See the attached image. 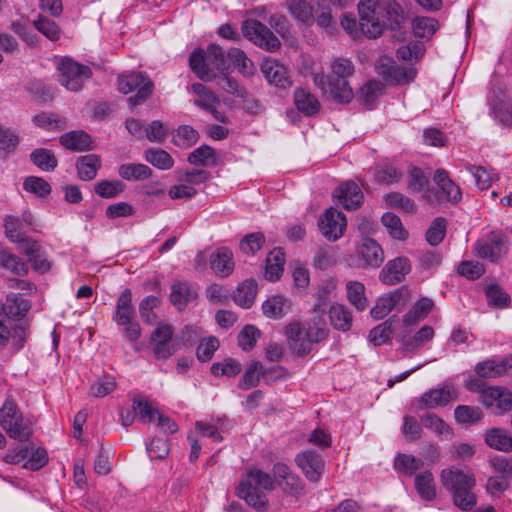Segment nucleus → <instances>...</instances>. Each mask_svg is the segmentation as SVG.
<instances>
[{
	"instance_id": "6ab92c4d",
	"label": "nucleus",
	"mask_w": 512,
	"mask_h": 512,
	"mask_svg": "<svg viewBox=\"0 0 512 512\" xmlns=\"http://www.w3.org/2000/svg\"><path fill=\"white\" fill-rule=\"evenodd\" d=\"M512 370V354L501 360L486 359L479 362L475 367V372L482 378H496L507 374Z\"/></svg>"
},
{
	"instance_id": "37998d69",
	"label": "nucleus",
	"mask_w": 512,
	"mask_h": 512,
	"mask_svg": "<svg viewBox=\"0 0 512 512\" xmlns=\"http://www.w3.org/2000/svg\"><path fill=\"white\" fill-rule=\"evenodd\" d=\"M30 159L42 171H53L58 165V160L54 153L45 148L33 150L30 154Z\"/></svg>"
},
{
	"instance_id": "393cba45",
	"label": "nucleus",
	"mask_w": 512,
	"mask_h": 512,
	"mask_svg": "<svg viewBox=\"0 0 512 512\" xmlns=\"http://www.w3.org/2000/svg\"><path fill=\"white\" fill-rule=\"evenodd\" d=\"M78 177L83 181L93 180L101 167V159L96 154H87L78 158L77 163Z\"/></svg>"
},
{
	"instance_id": "f03ea898",
	"label": "nucleus",
	"mask_w": 512,
	"mask_h": 512,
	"mask_svg": "<svg viewBox=\"0 0 512 512\" xmlns=\"http://www.w3.org/2000/svg\"><path fill=\"white\" fill-rule=\"evenodd\" d=\"M354 73L353 63L346 58H337L331 63V71L328 76L316 74L314 83L329 98L338 103H349L354 92L348 78Z\"/></svg>"
},
{
	"instance_id": "39448f33",
	"label": "nucleus",
	"mask_w": 512,
	"mask_h": 512,
	"mask_svg": "<svg viewBox=\"0 0 512 512\" xmlns=\"http://www.w3.org/2000/svg\"><path fill=\"white\" fill-rule=\"evenodd\" d=\"M152 81L142 72H131L118 77V89L124 94L137 91L135 96L128 99L130 105L145 102L152 94Z\"/></svg>"
},
{
	"instance_id": "7ed1b4c3",
	"label": "nucleus",
	"mask_w": 512,
	"mask_h": 512,
	"mask_svg": "<svg viewBox=\"0 0 512 512\" xmlns=\"http://www.w3.org/2000/svg\"><path fill=\"white\" fill-rule=\"evenodd\" d=\"M440 481L452 493L454 504L463 511L476 505V496L472 489L476 485L475 475L468 467L451 466L441 471Z\"/></svg>"
},
{
	"instance_id": "b1692460",
	"label": "nucleus",
	"mask_w": 512,
	"mask_h": 512,
	"mask_svg": "<svg viewBox=\"0 0 512 512\" xmlns=\"http://www.w3.org/2000/svg\"><path fill=\"white\" fill-rule=\"evenodd\" d=\"M434 307V302L430 298L423 297L419 299L411 309L403 316L405 326H414L424 320Z\"/></svg>"
},
{
	"instance_id": "4be33fe9",
	"label": "nucleus",
	"mask_w": 512,
	"mask_h": 512,
	"mask_svg": "<svg viewBox=\"0 0 512 512\" xmlns=\"http://www.w3.org/2000/svg\"><path fill=\"white\" fill-rule=\"evenodd\" d=\"M434 181L448 202L455 204L461 200V189L449 178L446 170L437 169L434 174Z\"/></svg>"
},
{
	"instance_id": "0eeeda50",
	"label": "nucleus",
	"mask_w": 512,
	"mask_h": 512,
	"mask_svg": "<svg viewBox=\"0 0 512 512\" xmlns=\"http://www.w3.org/2000/svg\"><path fill=\"white\" fill-rule=\"evenodd\" d=\"M59 82L70 91L77 92L82 89L86 80L91 77V69L73 61L70 58H63L58 64Z\"/></svg>"
},
{
	"instance_id": "423d86ee",
	"label": "nucleus",
	"mask_w": 512,
	"mask_h": 512,
	"mask_svg": "<svg viewBox=\"0 0 512 512\" xmlns=\"http://www.w3.org/2000/svg\"><path fill=\"white\" fill-rule=\"evenodd\" d=\"M0 425L14 439L26 442L31 434L28 426L24 425L23 417L16 403L7 399L0 409Z\"/></svg>"
},
{
	"instance_id": "72a5a7b5",
	"label": "nucleus",
	"mask_w": 512,
	"mask_h": 512,
	"mask_svg": "<svg viewBox=\"0 0 512 512\" xmlns=\"http://www.w3.org/2000/svg\"><path fill=\"white\" fill-rule=\"evenodd\" d=\"M118 174L128 181H141L150 178L152 170L149 166L142 163H128L119 166Z\"/></svg>"
},
{
	"instance_id": "774afa93",
	"label": "nucleus",
	"mask_w": 512,
	"mask_h": 512,
	"mask_svg": "<svg viewBox=\"0 0 512 512\" xmlns=\"http://www.w3.org/2000/svg\"><path fill=\"white\" fill-rule=\"evenodd\" d=\"M33 24L40 33L50 40H57L60 37V29L53 20L40 15Z\"/></svg>"
},
{
	"instance_id": "ddd939ff",
	"label": "nucleus",
	"mask_w": 512,
	"mask_h": 512,
	"mask_svg": "<svg viewBox=\"0 0 512 512\" xmlns=\"http://www.w3.org/2000/svg\"><path fill=\"white\" fill-rule=\"evenodd\" d=\"M295 460L309 481L318 482L321 479L325 461L320 454L313 450H307L299 453Z\"/></svg>"
},
{
	"instance_id": "c85d7f7f",
	"label": "nucleus",
	"mask_w": 512,
	"mask_h": 512,
	"mask_svg": "<svg viewBox=\"0 0 512 512\" xmlns=\"http://www.w3.org/2000/svg\"><path fill=\"white\" fill-rule=\"evenodd\" d=\"M23 253L28 257L30 263L35 270L46 271L50 265L46 257L43 255L41 246L32 240H26L24 245L20 247Z\"/></svg>"
},
{
	"instance_id": "ea45409f",
	"label": "nucleus",
	"mask_w": 512,
	"mask_h": 512,
	"mask_svg": "<svg viewBox=\"0 0 512 512\" xmlns=\"http://www.w3.org/2000/svg\"><path fill=\"white\" fill-rule=\"evenodd\" d=\"M415 37L429 40L439 29V22L431 17H416L412 22Z\"/></svg>"
},
{
	"instance_id": "58836bf2",
	"label": "nucleus",
	"mask_w": 512,
	"mask_h": 512,
	"mask_svg": "<svg viewBox=\"0 0 512 512\" xmlns=\"http://www.w3.org/2000/svg\"><path fill=\"white\" fill-rule=\"evenodd\" d=\"M0 267L10 271L17 276H24L28 273V266L18 256L8 252L0 246Z\"/></svg>"
},
{
	"instance_id": "bf43d9fd",
	"label": "nucleus",
	"mask_w": 512,
	"mask_h": 512,
	"mask_svg": "<svg viewBox=\"0 0 512 512\" xmlns=\"http://www.w3.org/2000/svg\"><path fill=\"white\" fill-rule=\"evenodd\" d=\"M23 188L25 191L42 198L51 193L50 184L43 178L37 176L27 177L23 182Z\"/></svg>"
},
{
	"instance_id": "a18cd8bd",
	"label": "nucleus",
	"mask_w": 512,
	"mask_h": 512,
	"mask_svg": "<svg viewBox=\"0 0 512 512\" xmlns=\"http://www.w3.org/2000/svg\"><path fill=\"white\" fill-rule=\"evenodd\" d=\"M415 487L420 497L426 501H431L436 497L434 477L430 471L416 475Z\"/></svg>"
},
{
	"instance_id": "cd10ccee",
	"label": "nucleus",
	"mask_w": 512,
	"mask_h": 512,
	"mask_svg": "<svg viewBox=\"0 0 512 512\" xmlns=\"http://www.w3.org/2000/svg\"><path fill=\"white\" fill-rule=\"evenodd\" d=\"M210 264L217 275L221 277L228 276L234 268L233 255L228 249H219L211 255Z\"/></svg>"
},
{
	"instance_id": "4d7b16f0",
	"label": "nucleus",
	"mask_w": 512,
	"mask_h": 512,
	"mask_svg": "<svg viewBox=\"0 0 512 512\" xmlns=\"http://www.w3.org/2000/svg\"><path fill=\"white\" fill-rule=\"evenodd\" d=\"M446 225L447 222L443 217H437L431 222L426 232V240L431 246H437L443 241L446 235Z\"/></svg>"
},
{
	"instance_id": "e433bc0d",
	"label": "nucleus",
	"mask_w": 512,
	"mask_h": 512,
	"mask_svg": "<svg viewBox=\"0 0 512 512\" xmlns=\"http://www.w3.org/2000/svg\"><path fill=\"white\" fill-rule=\"evenodd\" d=\"M257 284L253 280H245L234 292V301L243 308H249L255 301Z\"/></svg>"
},
{
	"instance_id": "79ce46f5",
	"label": "nucleus",
	"mask_w": 512,
	"mask_h": 512,
	"mask_svg": "<svg viewBox=\"0 0 512 512\" xmlns=\"http://www.w3.org/2000/svg\"><path fill=\"white\" fill-rule=\"evenodd\" d=\"M285 263L284 255L281 251H273L266 258L264 277L269 281H275L283 273Z\"/></svg>"
},
{
	"instance_id": "2f4dec72",
	"label": "nucleus",
	"mask_w": 512,
	"mask_h": 512,
	"mask_svg": "<svg viewBox=\"0 0 512 512\" xmlns=\"http://www.w3.org/2000/svg\"><path fill=\"white\" fill-rule=\"evenodd\" d=\"M189 63L192 71L204 81H211L216 78V73L213 72L206 60V52L203 50L194 51L189 58Z\"/></svg>"
},
{
	"instance_id": "8fccbe9b",
	"label": "nucleus",
	"mask_w": 512,
	"mask_h": 512,
	"mask_svg": "<svg viewBox=\"0 0 512 512\" xmlns=\"http://www.w3.org/2000/svg\"><path fill=\"white\" fill-rule=\"evenodd\" d=\"M337 263V249L334 246L324 245L319 247L314 256V266L320 270H326Z\"/></svg>"
},
{
	"instance_id": "864d4df0",
	"label": "nucleus",
	"mask_w": 512,
	"mask_h": 512,
	"mask_svg": "<svg viewBox=\"0 0 512 512\" xmlns=\"http://www.w3.org/2000/svg\"><path fill=\"white\" fill-rule=\"evenodd\" d=\"M125 190L120 180H102L94 185L95 193L102 198H116Z\"/></svg>"
},
{
	"instance_id": "f8f14e48",
	"label": "nucleus",
	"mask_w": 512,
	"mask_h": 512,
	"mask_svg": "<svg viewBox=\"0 0 512 512\" xmlns=\"http://www.w3.org/2000/svg\"><path fill=\"white\" fill-rule=\"evenodd\" d=\"M458 398L456 388L450 383H444L442 386L430 389L419 398L421 408L433 409L439 406H445L449 402Z\"/></svg>"
},
{
	"instance_id": "49530a36",
	"label": "nucleus",
	"mask_w": 512,
	"mask_h": 512,
	"mask_svg": "<svg viewBox=\"0 0 512 512\" xmlns=\"http://www.w3.org/2000/svg\"><path fill=\"white\" fill-rule=\"evenodd\" d=\"M422 425L436 433L438 436H446L447 439L452 438L451 427L440 417L433 413H426L420 418Z\"/></svg>"
},
{
	"instance_id": "4c0bfd02",
	"label": "nucleus",
	"mask_w": 512,
	"mask_h": 512,
	"mask_svg": "<svg viewBox=\"0 0 512 512\" xmlns=\"http://www.w3.org/2000/svg\"><path fill=\"white\" fill-rule=\"evenodd\" d=\"M434 337V329L429 325L421 327L414 336L403 335L400 339L406 350H416Z\"/></svg>"
},
{
	"instance_id": "680f3d73",
	"label": "nucleus",
	"mask_w": 512,
	"mask_h": 512,
	"mask_svg": "<svg viewBox=\"0 0 512 512\" xmlns=\"http://www.w3.org/2000/svg\"><path fill=\"white\" fill-rule=\"evenodd\" d=\"M454 416L459 423L473 424L482 418V412L479 407L459 405L455 408Z\"/></svg>"
},
{
	"instance_id": "6e6d98bb",
	"label": "nucleus",
	"mask_w": 512,
	"mask_h": 512,
	"mask_svg": "<svg viewBox=\"0 0 512 512\" xmlns=\"http://www.w3.org/2000/svg\"><path fill=\"white\" fill-rule=\"evenodd\" d=\"M423 465V460L407 454H399L394 462L395 469L408 476L413 475L414 472L421 469Z\"/></svg>"
},
{
	"instance_id": "c9c22d12",
	"label": "nucleus",
	"mask_w": 512,
	"mask_h": 512,
	"mask_svg": "<svg viewBox=\"0 0 512 512\" xmlns=\"http://www.w3.org/2000/svg\"><path fill=\"white\" fill-rule=\"evenodd\" d=\"M60 143L65 148L73 151H83L90 149V136L83 131H71L60 137Z\"/></svg>"
},
{
	"instance_id": "c03bdc74",
	"label": "nucleus",
	"mask_w": 512,
	"mask_h": 512,
	"mask_svg": "<svg viewBox=\"0 0 512 512\" xmlns=\"http://www.w3.org/2000/svg\"><path fill=\"white\" fill-rule=\"evenodd\" d=\"M188 162L196 166H215L217 165L216 152L212 147L202 145L189 154Z\"/></svg>"
},
{
	"instance_id": "dca6fc26",
	"label": "nucleus",
	"mask_w": 512,
	"mask_h": 512,
	"mask_svg": "<svg viewBox=\"0 0 512 512\" xmlns=\"http://www.w3.org/2000/svg\"><path fill=\"white\" fill-rule=\"evenodd\" d=\"M356 254L363 266L378 268L384 261V252L371 238H363L356 246Z\"/></svg>"
},
{
	"instance_id": "a878e982",
	"label": "nucleus",
	"mask_w": 512,
	"mask_h": 512,
	"mask_svg": "<svg viewBox=\"0 0 512 512\" xmlns=\"http://www.w3.org/2000/svg\"><path fill=\"white\" fill-rule=\"evenodd\" d=\"M294 104L305 116H312L320 109V103L315 95L302 88L295 90Z\"/></svg>"
},
{
	"instance_id": "f3484780",
	"label": "nucleus",
	"mask_w": 512,
	"mask_h": 512,
	"mask_svg": "<svg viewBox=\"0 0 512 512\" xmlns=\"http://www.w3.org/2000/svg\"><path fill=\"white\" fill-rule=\"evenodd\" d=\"M337 204L347 210H354L360 207L363 202V193L360 187L353 181H347L335 189L333 193Z\"/></svg>"
},
{
	"instance_id": "13d9d810",
	"label": "nucleus",
	"mask_w": 512,
	"mask_h": 512,
	"mask_svg": "<svg viewBox=\"0 0 512 512\" xmlns=\"http://www.w3.org/2000/svg\"><path fill=\"white\" fill-rule=\"evenodd\" d=\"M227 56L238 68L240 73H242L245 76L253 75L254 65L252 61L247 58L246 54L242 50L238 48H232L228 51Z\"/></svg>"
},
{
	"instance_id": "5fc2aeb1",
	"label": "nucleus",
	"mask_w": 512,
	"mask_h": 512,
	"mask_svg": "<svg viewBox=\"0 0 512 512\" xmlns=\"http://www.w3.org/2000/svg\"><path fill=\"white\" fill-rule=\"evenodd\" d=\"M394 318L391 317L388 320L374 327L369 333V340L375 345L380 346L388 343L391 340L393 332Z\"/></svg>"
},
{
	"instance_id": "5701e85b",
	"label": "nucleus",
	"mask_w": 512,
	"mask_h": 512,
	"mask_svg": "<svg viewBox=\"0 0 512 512\" xmlns=\"http://www.w3.org/2000/svg\"><path fill=\"white\" fill-rule=\"evenodd\" d=\"M113 320L117 325L128 323L134 320V306L132 303V293L129 289H125L117 299L116 311Z\"/></svg>"
},
{
	"instance_id": "338daca9",
	"label": "nucleus",
	"mask_w": 512,
	"mask_h": 512,
	"mask_svg": "<svg viewBox=\"0 0 512 512\" xmlns=\"http://www.w3.org/2000/svg\"><path fill=\"white\" fill-rule=\"evenodd\" d=\"M488 303L498 308L508 307L510 296L496 284L490 285L486 289Z\"/></svg>"
},
{
	"instance_id": "2eb2a0df",
	"label": "nucleus",
	"mask_w": 512,
	"mask_h": 512,
	"mask_svg": "<svg viewBox=\"0 0 512 512\" xmlns=\"http://www.w3.org/2000/svg\"><path fill=\"white\" fill-rule=\"evenodd\" d=\"M325 304H316L312 310V316L306 323V336L310 341L321 342L328 337L329 329L325 319Z\"/></svg>"
},
{
	"instance_id": "7c9ffc66",
	"label": "nucleus",
	"mask_w": 512,
	"mask_h": 512,
	"mask_svg": "<svg viewBox=\"0 0 512 512\" xmlns=\"http://www.w3.org/2000/svg\"><path fill=\"white\" fill-rule=\"evenodd\" d=\"M197 293L186 282H178L172 285L170 299L178 310H183L186 305L195 299Z\"/></svg>"
},
{
	"instance_id": "69168bd1",
	"label": "nucleus",
	"mask_w": 512,
	"mask_h": 512,
	"mask_svg": "<svg viewBox=\"0 0 512 512\" xmlns=\"http://www.w3.org/2000/svg\"><path fill=\"white\" fill-rule=\"evenodd\" d=\"M159 305L160 299L158 297L153 295L145 297L139 305V312L142 320L148 324H153L157 319L153 310Z\"/></svg>"
},
{
	"instance_id": "bb28decb",
	"label": "nucleus",
	"mask_w": 512,
	"mask_h": 512,
	"mask_svg": "<svg viewBox=\"0 0 512 512\" xmlns=\"http://www.w3.org/2000/svg\"><path fill=\"white\" fill-rule=\"evenodd\" d=\"M25 225L19 217L7 215L4 218L5 236L12 242L18 243L19 247L24 245L26 240H32L25 236Z\"/></svg>"
},
{
	"instance_id": "4468645a",
	"label": "nucleus",
	"mask_w": 512,
	"mask_h": 512,
	"mask_svg": "<svg viewBox=\"0 0 512 512\" xmlns=\"http://www.w3.org/2000/svg\"><path fill=\"white\" fill-rule=\"evenodd\" d=\"M377 72L387 82L392 84H405L412 81L416 76V69L413 67H400L392 63L389 59L382 61L377 65Z\"/></svg>"
},
{
	"instance_id": "3c124183",
	"label": "nucleus",
	"mask_w": 512,
	"mask_h": 512,
	"mask_svg": "<svg viewBox=\"0 0 512 512\" xmlns=\"http://www.w3.org/2000/svg\"><path fill=\"white\" fill-rule=\"evenodd\" d=\"M206 60L209 68H211L213 72H215V70L224 72L229 67L224 50L216 44H210L208 46Z\"/></svg>"
},
{
	"instance_id": "e2e57ef3",
	"label": "nucleus",
	"mask_w": 512,
	"mask_h": 512,
	"mask_svg": "<svg viewBox=\"0 0 512 512\" xmlns=\"http://www.w3.org/2000/svg\"><path fill=\"white\" fill-rule=\"evenodd\" d=\"M381 221L393 238L398 240L406 238L407 232L404 230L401 220L397 215L387 212L382 216Z\"/></svg>"
},
{
	"instance_id": "20e7f679",
	"label": "nucleus",
	"mask_w": 512,
	"mask_h": 512,
	"mask_svg": "<svg viewBox=\"0 0 512 512\" xmlns=\"http://www.w3.org/2000/svg\"><path fill=\"white\" fill-rule=\"evenodd\" d=\"M274 489L272 477L262 470H250L239 484V496L257 511H265L268 507L266 491Z\"/></svg>"
},
{
	"instance_id": "0e129e2a",
	"label": "nucleus",
	"mask_w": 512,
	"mask_h": 512,
	"mask_svg": "<svg viewBox=\"0 0 512 512\" xmlns=\"http://www.w3.org/2000/svg\"><path fill=\"white\" fill-rule=\"evenodd\" d=\"M261 369H262V364L260 362H257V361L252 362L247 367V369L240 381L239 387L241 389L247 390V389L257 386L259 384L260 378L262 377Z\"/></svg>"
},
{
	"instance_id": "a211bd4d",
	"label": "nucleus",
	"mask_w": 512,
	"mask_h": 512,
	"mask_svg": "<svg viewBox=\"0 0 512 512\" xmlns=\"http://www.w3.org/2000/svg\"><path fill=\"white\" fill-rule=\"evenodd\" d=\"M411 265L408 258L398 257L387 262L380 272V279L387 285H395L410 272Z\"/></svg>"
},
{
	"instance_id": "1a4fd4ad",
	"label": "nucleus",
	"mask_w": 512,
	"mask_h": 512,
	"mask_svg": "<svg viewBox=\"0 0 512 512\" xmlns=\"http://www.w3.org/2000/svg\"><path fill=\"white\" fill-rule=\"evenodd\" d=\"M508 248V236L501 231H492L484 240L478 241L474 249L477 256L496 261L507 253Z\"/></svg>"
},
{
	"instance_id": "6e6552de",
	"label": "nucleus",
	"mask_w": 512,
	"mask_h": 512,
	"mask_svg": "<svg viewBox=\"0 0 512 512\" xmlns=\"http://www.w3.org/2000/svg\"><path fill=\"white\" fill-rule=\"evenodd\" d=\"M243 35L255 45L267 51H275L280 47L279 39L261 22L248 19L242 24Z\"/></svg>"
},
{
	"instance_id": "603ef678",
	"label": "nucleus",
	"mask_w": 512,
	"mask_h": 512,
	"mask_svg": "<svg viewBox=\"0 0 512 512\" xmlns=\"http://www.w3.org/2000/svg\"><path fill=\"white\" fill-rule=\"evenodd\" d=\"M199 139L198 132L188 125L178 127L173 133L172 141L180 148H189L193 146Z\"/></svg>"
},
{
	"instance_id": "f257e3e1",
	"label": "nucleus",
	"mask_w": 512,
	"mask_h": 512,
	"mask_svg": "<svg viewBox=\"0 0 512 512\" xmlns=\"http://www.w3.org/2000/svg\"><path fill=\"white\" fill-rule=\"evenodd\" d=\"M357 8L360 31L368 38L379 37L384 28H398L404 19L395 0H362Z\"/></svg>"
},
{
	"instance_id": "9b49d317",
	"label": "nucleus",
	"mask_w": 512,
	"mask_h": 512,
	"mask_svg": "<svg viewBox=\"0 0 512 512\" xmlns=\"http://www.w3.org/2000/svg\"><path fill=\"white\" fill-rule=\"evenodd\" d=\"M346 225V217L333 208L327 209L318 221L322 235L329 241H337L341 238Z\"/></svg>"
},
{
	"instance_id": "412c9836",
	"label": "nucleus",
	"mask_w": 512,
	"mask_h": 512,
	"mask_svg": "<svg viewBox=\"0 0 512 512\" xmlns=\"http://www.w3.org/2000/svg\"><path fill=\"white\" fill-rule=\"evenodd\" d=\"M292 309V302L287 297L276 294L267 298L262 304L263 314L269 318L279 319Z\"/></svg>"
},
{
	"instance_id": "c756f323",
	"label": "nucleus",
	"mask_w": 512,
	"mask_h": 512,
	"mask_svg": "<svg viewBox=\"0 0 512 512\" xmlns=\"http://www.w3.org/2000/svg\"><path fill=\"white\" fill-rule=\"evenodd\" d=\"M331 325L340 331L346 332L352 326V315L347 307L342 304H333L329 309Z\"/></svg>"
},
{
	"instance_id": "09e8293b",
	"label": "nucleus",
	"mask_w": 512,
	"mask_h": 512,
	"mask_svg": "<svg viewBox=\"0 0 512 512\" xmlns=\"http://www.w3.org/2000/svg\"><path fill=\"white\" fill-rule=\"evenodd\" d=\"M145 159L158 169L169 170L174 165L172 156L163 149L149 148L145 151Z\"/></svg>"
},
{
	"instance_id": "a19ab883",
	"label": "nucleus",
	"mask_w": 512,
	"mask_h": 512,
	"mask_svg": "<svg viewBox=\"0 0 512 512\" xmlns=\"http://www.w3.org/2000/svg\"><path fill=\"white\" fill-rule=\"evenodd\" d=\"M193 91L197 94L194 104L204 110H213L220 103L219 98L214 92L208 89L201 83H194L192 85Z\"/></svg>"
},
{
	"instance_id": "052dcab7",
	"label": "nucleus",
	"mask_w": 512,
	"mask_h": 512,
	"mask_svg": "<svg viewBox=\"0 0 512 512\" xmlns=\"http://www.w3.org/2000/svg\"><path fill=\"white\" fill-rule=\"evenodd\" d=\"M18 144V135L0 124V156L6 157L12 154Z\"/></svg>"
},
{
	"instance_id": "f704fd0d",
	"label": "nucleus",
	"mask_w": 512,
	"mask_h": 512,
	"mask_svg": "<svg viewBox=\"0 0 512 512\" xmlns=\"http://www.w3.org/2000/svg\"><path fill=\"white\" fill-rule=\"evenodd\" d=\"M486 444L496 450L510 452L512 451V437L501 428H493L485 434Z\"/></svg>"
},
{
	"instance_id": "aec40b11",
	"label": "nucleus",
	"mask_w": 512,
	"mask_h": 512,
	"mask_svg": "<svg viewBox=\"0 0 512 512\" xmlns=\"http://www.w3.org/2000/svg\"><path fill=\"white\" fill-rule=\"evenodd\" d=\"M261 71L271 84L282 88L290 85L287 69L276 60H264L261 65Z\"/></svg>"
},
{
	"instance_id": "9d476101",
	"label": "nucleus",
	"mask_w": 512,
	"mask_h": 512,
	"mask_svg": "<svg viewBox=\"0 0 512 512\" xmlns=\"http://www.w3.org/2000/svg\"><path fill=\"white\" fill-rule=\"evenodd\" d=\"M480 401L495 415H501L512 409V393L499 386L482 389Z\"/></svg>"
},
{
	"instance_id": "473e14b6",
	"label": "nucleus",
	"mask_w": 512,
	"mask_h": 512,
	"mask_svg": "<svg viewBox=\"0 0 512 512\" xmlns=\"http://www.w3.org/2000/svg\"><path fill=\"white\" fill-rule=\"evenodd\" d=\"M30 307L29 301L16 294H10L2 305V312L10 318H21L26 315Z\"/></svg>"
},
{
	"instance_id": "de8ad7c7",
	"label": "nucleus",
	"mask_w": 512,
	"mask_h": 512,
	"mask_svg": "<svg viewBox=\"0 0 512 512\" xmlns=\"http://www.w3.org/2000/svg\"><path fill=\"white\" fill-rule=\"evenodd\" d=\"M348 301L359 311L364 310L367 305L365 297V286L358 281H349L346 284Z\"/></svg>"
}]
</instances>
